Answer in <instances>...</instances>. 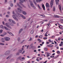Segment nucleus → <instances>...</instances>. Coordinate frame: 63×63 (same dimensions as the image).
I'll use <instances>...</instances> for the list:
<instances>
[{
	"mask_svg": "<svg viewBox=\"0 0 63 63\" xmlns=\"http://www.w3.org/2000/svg\"><path fill=\"white\" fill-rule=\"evenodd\" d=\"M0 27L2 29H4V27L5 30H7V31H11V30H10V29L8 28L5 26H4V27L3 25H1L0 26Z\"/></svg>",
	"mask_w": 63,
	"mask_h": 63,
	"instance_id": "1",
	"label": "nucleus"
},
{
	"mask_svg": "<svg viewBox=\"0 0 63 63\" xmlns=\"http://www.w3.org/2000/svg\"><path fill=\"white\" fill-rule=\"evenodd\" d=\"M12 17L14 18L15 20H16V21H18V20L17 18V17H18V16H17V15L15 14L14 15L12 16Z\"/></svg>",
	"mask_w": 63,
	"mask_h": 63,
	"instance_id": "2",
	"label": "nucleus"
},
{
	"mask_svg": "<svg viewBox=\"0 0 63 63\" xmlns=\"http://www.w3.org/2000/svg\"><path fill=\"white\" fill-rule=\"evenodd\" d=\"M30 4L32 7L34 9H35L36 7L35 6H34V4H33V3L31 1L30 2Z\"/></svg>",
	"mask_w": 63,
	"mask_h": 63,
	"instance_id": "3",
	"label": "nucleus"
},
{
	"mask_svg": "<svg viewBox=\"0 0 63 63\" xmlns=\"http://www.w3.org/2000/svg\"><path fill=\"white\" fill-rule=\"evenodd\" d=\"M4 39L6 41H8L10 40V38L7 37H4Z\"/></svg>",
	"mask_w": 63,
	"mask_h": 63,
	"instance_id": "4",
	"label": "nucleus"
},
{
	"mask_svg": "<svg viewBox=\"0 0 63 63\" xmlns=\"http://www.w3.org/2000/svg\"><path fill=\"white\" fill-rule=\"evenodd\" d=\"M54 2V0H51L50 2V7L51 8H52V6L53 5V2Z\"/></svg>",
	"mask_w": 63,
	"mask_h": 63,
	"instance_id": "5",
	"label": "nucleus"
},
{
	"mask_svg": "<svg viewBox=\"0 0 63 63\" xmlns=\"http://www.w3.org/2000/svg\"><path fill=\"white\" fill-rule=\"evenodd\" d=\"M10 51H7L5 53V55L6 56H8V55L10 54Z\"/></svg>",
	"mask_w": 63,
	"mask_h": 63,
	"instance_id": "6",
	"label": "nucleus"
},
{
	"mask_svg": "<svg viewBox=\"0 0 63 63\" xmlns=\"http://www.w3.org/2000/svg\"><path fill=\"white\" fill-rule=\"evenodd\" d=\"M5 25L6 27H7L8 28H10V29H11V26L9 25H8V24L7 23H6L5 24Z\"/></svg>",
	"mask_w": 63,
	"mask_h": 63,
	"instance_id": "7",
	"label": "nucleus"
},
{
	"mask_svg": "<svg viewBox=\"0 0 63 63\" xmlns=\"http://www.w3.org/2000/svg\"><path fill=\"white\" fill-rule=\"evenodd\" d=\"M20 16H21V17H22V18H23V19H26V17L23 16V15L22 14H20Z\"/></svg>",
	"mask_w": 63,
	"mask_h": 63,
	"instance_id": "8",
	"label": "nucleus"
},
{
	"mask_svg": "<svg viewBox=\"0 0 63 63\" xmlns=\"http://www.w3.org/2000/svg\"><path fill=\"white\" fill-rule=\"evenodd\" d=\"M50 53H49L48 52L46 53V54L47 55L46 56L47 57H48V56H50V55H50Z\"/></svg>",
	"mask_w": 63,
	"mask_h": 63,
	"instance_id": "9",
	"label": "nucleus"
},
{
	"mask_svg": "<svg viewBox=\"0 0 63 63\" xmlns=\"http://www.w3.org/2000/svg\"><path fill=\"white\" fill-rule=\"evenodd\" d=\"M0 41L3 43H4V42H5V40H4V38H1V39Z\"/></svg>",
	"mask_w": 63,
	"mask_h": 63,
	"instance_id": "10",
	"label": "nucleus"
},
{
	"mask_svg": "<svg viewBox=\"0 0 63 63\" xmlns=\"http://www.w3.org/2000/svg\"><path fill=\"white\" fill-rule=\"evenodd\" d=\"M33 3H34V4L35 5V6H37V4L36 2V1L35 0H33Z\"/></svg>",
	"mask_w": 63,
	"mask_h": 63,
	"instance_id": "11",
	"label": "nucleus"
},
{
	"mask_svg": "<svg viewBox=\"0 0 63 63\" xmlns=\"http://www.w3.org/2000/svg\"><path fill=\"white\" fill-rule=\"evenodd\" d=\"M59 9L60 11H61L62 9H61V5H59Z\"/></svg>",
	"mask_w": 63,
	"mask_h": 63,
	"instance_id": "12",
	"label": "nucleus"
},
{
	"mask_svg": "<svg viewBox=\"0 0 63 63\" xmlns=\"http://www.w3.org/2000/svg\"><path fill=\"white\" fill-rule=\"evenodd\" d=\"M46 7L47 8H49V5L48 4V3H47L46 4Z\"/></svg>",
	"mask_w": 63,
	"mask_h": 63,
	"instance_id": "13",
	"label": "nucleus"
},
{
	"mask_svg": "<svg viewBox=\"0 0 63 63\" xmlns=\"http://www.w3.org/2000/svg\"><path fill=\"white\" fill-rule=\"evenodd\" d=\"M42 1H43V0H36V1L37 3H40Z\"/></svg>",
	"mask_w": 63,
	"mask_h": 63,
	"instance_id": "14",
	"label": "nucleus"
},
{
	"mask_svg": "<svg viewBox=\"0 0 63 63\" xmlns=\"http://www.w3.org/2000/svg\"><path fill=\"white\" fill-rule=\"evenodd\" d=\"M55 1L57 5H58V2L59 1V0H55Z\"/></svg>",
	"mask_w": 63,
	"mask_h": 63,
	"instance_id": "15",
	"label": "nucleus"
},
{
	"mask_svg": "<svg viewBox=\"0 0 63 63\" xmlns=\"http://www.w3.org/2000/svg\"><path fill=\"white\" fill-rule=\"evenodd\" d=\"M20 2H21V3H23L24 2H25V0H19Z\"/></svg>",
	"mask_w": 63,
	"mask_h": 63,
	"instance_id": "16",
	"label": "nucleus"
},
{
	"mask_svg": "<svg viewBox=\"0 0 63 63\" xmlns=\"http://www.w3.org/2000/svg\"><path fill=\"white\" fill-rule=\"evenodd\" d=\"M42 7L43 8V10H45V6H44V4H42Z\"/></svg>",
	"mask_w": 63,
	"mask_h": 63,
	"instance_id": "17",
	"label": "nucleus"
},
{
	"mask_svg": "<svg viewBox=\"0 0 63 63\" xmlns=\"http://www.w3.org/2000/svg\"><path fill=\"white\" fill-rule=\"evenodd\" d=\"M22 13L23 14V15H26V14H27V13H26V12L25 11H23L22 12Z\"/></svg>",
	"mask_w": 63,
	"mask_h": 63,
	"instance_id": "18",
	"label": "nucleus"
},
{
	"mask_svg": "<svg viewBox=\"0 0 63 63\" xmlns=\"http://www.w3.org/2000/svg\"><path fill=\"white\" fill-rule=\"evenodd\" d=\"M47 47H53V45H47Z\"/></svg>",
	"mask_w": 63,
	"mask_h": 63,
	"instance_id": "19",
	"label": "nucleus"
},
{
	"mask_svg": "<svg viewBox=\"0 0 63 63\" xmlns=\"http://www.w3.org/2000/svg\"><path fill=\"white\" fill-rule=\"evenodd\" d=\"M37 6L38 7V8L40 10H41L42 9V8H41V7H40V6L39 4L37 5Z\"/></svg>",
	"mask_w": 63,
	"mask_h": 63,
	"instance_id": "20",
	"label": "nucleus"
},
{
	"mask_svg": "<svg viewBox=\"0 0 63 63\" xmlns=\"http://www.w3.org/2000/svg\"><path fill=\"white\" fill-rule=\"evenodd\" d=\"M33 32L34 30H32L31 32V34H33Z\"/></svg>",
	"mask_w": 63,
	"mask_h": 63,
	"instance_id": "21",
	"label": "nucleus"
},
{
	"mask_svg": "<svg viewBox=\"0 0 63 63\" xmlns=\"http://www.w3.org/2000/svg\"><path fill=\"white\" fill-rule=\"evenodd\" d=\"M21 57H22L20 56L18 58H17V60H18V59H20V58H21Z\"/></svg>",
	"mask_w": 63,
	"mask_h": 63,
	"instance_id": "22",
	"label": "nucleus"
},
{
	"mask_svg": "<svg viewBox=\"0 0 63 63\" xmlns=\"http://www.w3.org/2000/svg\"><path fill=\"white\" fill-rule=\"evenodd\" d=\"M25 58L24 57H23L22 58V59H21L20 60H21V61H22V60H25Z\"/></svg>",
	"mask_w": 63,
	"mask_h": 63,
	"instance_id": "23",
	"label": "nucleus"
},
{
	"mask_svg": "<svg viewBox=\"0 0 63 63\" xmlns=\"http://www.w3.org/2000/svg\"><path fill=\"white\" fill-rule=\"evenodd\" d=\"M55 6H54L53 7V11H55Z\"/></svg>",
	"mask_w": 63,
	"mask_h": 63,
	"instance_id": "24",
	"label": "nucleus"
},
{
	"mask_svg": "<svg viewBox=\"0 0 63 63\" xmlns=\"http://www.w3.org/2000/svg\"><path fill=\"white\" fill-rule=\"evenodd\" d=\"M13 20L11 19H9V21L10 22H12V21H13Z\"/></svg>",
	"mask_w": 63,
	"mask_h": 63,
	"instance_id": "25",
	"label": "nucleus"
},
{
	"mask_svg": "<svg viewBox=\"0 0 63 63\" xmlns=\"http://www.w3.org/2000/svg\"><path fill=\"white\" fill-rule=\"evenodd\" d=\"M10 6L11 7H13L14 6V5L13 4V3H11L10 4Z\"/></svg>",
	"mask_w": 63,
	"mask_h": 63,
	"instance_id": "26",
	"label": "nucleus"
},
{
	"mask_svg": "<svg viewBox=\"0 0 63 63\" xmlns=\"http://www.w3.org/2000/svg\"><path fill=\"white\" fill-rule=\"evenodd\" d=\"M22 31V29H21L19 31V33H20V32H21Z\"/></svg>",
	"mask_w": 63,
	"mask_h": 63,
	"instance_id": "27",
	"label": "nucleus"
},
{
	"mask_svg": "<svg viewBox=\"0 0 63 63\" xmlns=\"http://www.w3.org/2000/svg\"><path fill=\"white\" fill-rule=\"evenodd\" d=\"M12 22L13 23H14V24H16V23L15 21L13 20L12 21Z\"/></svg>",
	"mask_w": 63,
	"mask_h": 63,
	"instance_id": "28",
	"label": "nucleus"
},
{
	"mask_svg": "<svg viewBox=\"0 0 63 63\" xmlns=\"http://www.w3.org/2000/svg\"><path fill=\"white\" fill-rule=\"evenodd\" d=\"M3 32V30H0V34H1Z\"/></svg>",
	"mask_w": 63,
	"mask_h": 63,
	"instance_id": "29",
	"label": "nucleus"
},
{
	"mask_svg": "<svg viewBox=\"0 0 63 63\" xmlns=\"http://www.w3.org/2000/svg\"><path fill=\"white\" fill-rule=\"evenodd\" d=\"M55 17H59V16L58 15H55Z\"/></svg>",
	"mask_w": 63,
	"mask_h": 63,
	"instance_id": "30",
	"label": "nucleus"
},
{
	"mask_svg": "<svg viewBox=\"0 0 63 63\" xmlns=\"http://www.w3.org/2000/svg\"><path fill=\"white\" fill-rule=\"evenodd\" d=\"M32 37H30V39L28 41H32Z\"/></svg>",
	"mask_w": 63,
	"mask_h": 63,
	"instance_id": "31",
	"label": "nucleus"
},
{
	"mask_svg": "<svg viewBox=\"0 0 63 63\" xmlns=\"http://www.w3.org/2000/svg\"><path fill=\"white\" fill-rule=\"evenodd\" d=\"M20 39V37H18L17 39V40L18 41H19V40Z\"/></svg>",
	"mask_w": 63,
	"mask_h": 63,
	"instance_id": "32",
	"label": "nucleus"
},
{
	"mask_svg": "<svg viewBox=\"0 0 63 63\" xmlns=\"http://www.w3.org/2000/svg\"><path fill=\"white\" fill-rule=\"evenodd\" d=\"M22 11V10L20 9L18 11L19 12V13H21V11Z\"/></svg>",
	"mask_w": 63,
	"mask_h": 63,
	"instance_id": "33",
	"label": "nucleus"
},
{
	"mask_svg": "<svg viewBox=\"0 0 63 63\" xmlns=\"http://www.w3.org/2000/svg\"><path fill=\"white\" fill-rule=\"evenodd\" d=\"M7 33L6 32H4L3 35H4V36L5 35H7Z\"/></svg>",
	"mask_w": 63,
	"mask_h": 63,
	"instance_id": "34",
	"label": "nucleus"
},
{
	"mask_svg": "<svg viewBox=\"0 0 63 63\" xmlns=\"http://www.w3.org/2000/svg\"><path fill=\"white\" fill-rule=\"evenodd\" d=\"M0 36L1 37H4V34H0Z\"/></svg>",
	"mask_w": 63,
	"mask_h": 63,
	"instance_id": "35",
	"label": "nucleus"
},
{
	"mask_svg": "<svg viewBox=\"0 0 63 63\" xmlns=\"http://www.w3.org/2000/svg\"><path fill=\"white\" fill-rule=\"evenodd\" d=\"M17 6L18 7H19L20 6V5L18 3H17Z\"/></svg>",
	"mask_w": 63,
	"mask_h": 63,
	"instance_id": "36",
	"label": "nucleus"
},
{
	"mask_svg": "<svg viewBox=\"0 0 63 63\" xmlns=\"http://www.w3.org/2000/svg\"><path fill=\"white\" fill-rule=\"evenodd\" d=\"M47 48H44V50L46 51H47Z\"/></svg>",
	"mask_w": 63,
	"mask_h": 63,
	"instance_id": "37",
	"label": "nucleus"
},
{
	"mask_svg": "<svg viewBox=\"0 0 63 63\" xmlns=\"http://www.w3.org/2000/svg\"><path fill=\"white\" fill-rule=\"evenodd\" d=\"M22 6L23 7H24L25 8H26V6H25L23 5H22Z\"/></svg>",
	"mask_w": 63,
	"mask_h": 63,
	"instance_id": "38",
	"label": "nucleus"
},
{
	"mask_svg": "<svg viewBox=\"0 0 63 63\" xmlns=\"http://www.w3.org/2000/svg\"><path fill=\"white\" fill-rule=\"evenodd\" d=\"M9 25L11 26H14V25L13 24L10 23L9 24Z\"/></svg>",
	"mask_w": 63,
	"mask_h": 63,
	"instance_id": "39",
	"label": "nucleus"
},
{
	"mask_svg": "<svg viewBox=\"0 0 63 63\" xmlns=\"http://www.w3.org/2000/svg\"><path fill=\"white\" fill-rule=\"evenodd\" d=\"M42 37L43 36H42V35H40L39 36V37L40 38H42Z\"/></svg>",
	"mask_w": 63,
	"mask_h": 63,
	"instance_id": "40",
	"label": "nucleus"
},
{
	"mask_svg": "<svg viewBox=\"0 0 63 63\" xmlns=\"http://www.w3.org/2000/svg\"><path fill=\"white\" fill-rule=\"evenodd\" d=\"M47 39V37H44L43 38V39H44V40H46V39Z\"/></svg>",
	"mask_w": 63,
	"mask_h": 63,
	"instance_id": "41",
	"label": "nucleus"
},
{
	"mask_svg": "<svg viewBox=\"0 0 63 63\" xmlns=\"http://www.w3.org/2000/svg\"><path fill=\"white\" fill-rule=\"evenodd\" d=\"M24 40L23 41L21 42L20 43V44H22V43H23V42H24Z\"/></svg>",
	"mask_w": 63,
	"mask_h": 63,
	"instance_id": "42",
	"label": "nucleus"
},
{
	"mask_svg": "<svg viewBox=\"0 0 63 63\" xmlns=\"http://www.w3.org/2000/svg\"><path fill=\"white\" fill-rule=\"evenodd\" d=\"M28 7L29 8H31V7H30V5H29V4H28Z\"/></svg>",
	"mask_w": 63,
	"mask_h": 63,
	"instance_id": "43",
	"label": "nucleus"
},
{
	"mask_svg": "<svg viewBox=\"0 0 63 63\" xmlns=\"http://www.w3.org/2000/svg\"><path fill=\"white\" fill-rule=\"evenodd\" d=\"M7 14L8 15H10V12L8 11L7 12Z\"/></svg>",
	"mask_w": 63,
	"mask_h": 63,
	"instance_id": "44",
	"label": "nucleus"
},
{
	"mask_svg": "<svg viewBox=\"0 0 63 63\" xmlns=\"http://www.w3.org/2000/svg\"><path fill=\"white\" fill-rule=\"evenodd\" d=\"M0 45H5V44H4V43H0Z\"/></svg>",
	"mask_w": 63,
	"mask_h": 63,
	"instance_id": "45",
	"label": "nucleus"
},
{
	"mask_svg": "<svg viewBox=\"0 0 63 63\" xmlns=\"http://www.w3.org/2000/svg\"><path fill=\"white\" fill-rule=\"evenodd\" d=\"M57 52L58 54H59L60 53V51H58Z\"/></svg>",
	"mask_w": 63,
	"mask_h": 63,
	"instance_id": "46",
	"label": "nucleus"
},
{
	"mask_svg": "<svg viewBox=\"0 0 63 63\" xmlns=\"http://www.w3.org/2000/svg\"><path fill=\"white\" fill-rule=\"evenodd\" d=\"M6 17H9V16L8 15H7L6 16Z\"/></svg>",
	"mask_w": 63,
	"mask_h": 63,
	"instance_id": "47",
	"label": "nucleus"
},
{
	"mask_svg": "<svg viewBox=\"0 0 63 63\" xmlns=\"http://www.w3.org/2000/svg\"><path fill=\"white\" fill-rule=\"evenodd\" d=\"M31 47L32 48H35L36 47H35V46H32Z\"/></svg>",
	"mask_w": 63,
	"mask_h": 63,
	"instance_id": "48",
	"label": "nucleus"
},
{
	"mask_svg": "<svg viewBox=\"0 0 63 63\" xmlns=\"http://www.w3.org/2000/svg\"><path fill=\"white\" fill-rule=\"evenodd\" d=\"M29 47V45H28L27 47V49H28V47Z\"/></svg>",
	"mask_w": 63,
	"mask_h": 63,
	"instance_id": "49",
	"label": "nucleus"
},
{
	"mask_svg": "<svg viewBox=\"0 0 63 63\" xmlns=\"http://www.w3.org/2000/svg\"><path fill=\"white\" fill-rule=\"evenodd\" d=\"M16 54V55H19V52H17Z\"/></svg>",
	"mask_w": 63,
	"mask_h": 63,
	"instance_id": "50",
	"label": "nucleus"
},
{
	"mask_svg": "<svg viewBox=\"0 0 63 63\" xmlns=\"http://www.w3.org/2000/svg\"><path fill=\"white\" fill-rule=\"evenodd\" d=\"M17 10H18V11L20 10V8H17Z\"/></svg>",
	"mask_w": 63,
	"mask_h": 63,
	"instance_id": "51",
	"label": "nucleus"
},
{
	"mask_svg": "<svg viewBox=\"0 0 63 63\" xmlns=\"http://www.w3.org/2000/svg\"><path fill=\"white\" fill-rule=\"evenodd\" d=\"M19 52L20 53H21V52H22V51L21 50H20L19 51Z\"/></svg>",
	"mask_w": 63,
	"mask_h": 63,
	"instance_id": "52",
	"label": "nucleus"
},
{
	"mask_svg": "<svg viewBox=\"0 0 63 63\" xmlns=\"http://www.w3.org/2000/svg\"><path fill=\"white\" fill-rule=\"evenodd\" d=\"M19 7L20 8H21V9H23V8H22V7H21V6H20V5Z\"/></svg>",
	"mask_w": 63,
	"mask_h": 63,
	"instance_id": "53",
	"label": "nucleus"
},
{
	"mask_svg": "<svg viewBox=\"0 0 63 63\" xmlns=\"http://www.w3.org/2000/svg\"><path fill=\"white\" fill-rule=\"evenodd\" d=\"M10 58V56H9L6 58V59H8V58Z\"/></svg>",
	"mask_w": 63,
	"mask_h": 63,
	"instance_id": "54",
	"label": "nucleus"
},
{
	"mask_svg": "<svg viewBox=\"0 0 63 63\" xmlns=\"http://www.w3.org/2000/svg\"><path fill=\"white\" fill-rule=\"evenodd\" d=\"M16 0H14V3H16Z\"/></svg>",
	"mask_w": 63,
	"mask_h": 63,
	"instance_id": "55",
	"label": "nucleus"
},
{
	"mask_svg": "<svg viewBox=\"0 0 63 63\" xmlns=\"http://www.w3.org/2000/svg\"><path fill=\"white\" fill-rule=\"evenodd\" d=\"M38 36L37 35H36L35 36V37L36 38H38Z\"/></svg>",
	"mask_w": 63,
	"mask_h": 63,
	"instance_id": "56",
	"label": "nucleus"
},
{
	"mask_svg": "<svg viewBox=\"0 0 63 63\" xmlns=\"http://www.w3.org/2000/svg\"><path fill=\"white\" fill-rule=\"evenodd\" d=\"M2 23L4 25H5V24L4 23V21H3L2 22Z\"/></svg>",
	"mask_w": 63,
	"mask_h": 63,
	"instance_id": "57",
	"label": "nucleus"
},
{
	"mask_svg": "<svg viewBox=\"0 0 63 63\" xmlns=\"http://www.w3.org/2000/svg\"><path fill=\"white\" fill-rule=\"evenodd\" d=\"M38 40L39 41H41V40H40V39H38Z\"/></svg>",
	"mask_w": 63,
	"mask_h": 63,
	"instance_id": "58",
	"label": "nucleus"
},
{
	"mask_svg": "<svg viewBox=\"0 0 63 63\" xmlns=\"http://www.w3.org/2000/svg\"><path fill=\"white\" fill-rule=\"evenodd\" d=\"M21 3H22V2H19V4H21L22 5V4Z\"/></svg>",
	"mask_w": 63,
	"mask_h": 63,
	"instance_id": "59",
	"label": "nucleus"
},
{
	"mask_svg": "<svg viewBox=\"0 0 63 63\" xmlns=\"http://www.w3.org/2000/svg\"><path fill=\"white\" fill-rule=\"evenodd\" d=\"M54 57V56H50V57H51V58H53V57Z\"/></svg>",
	"mask_w": 63,
	"mask_h": 63,
	"instance_id": "60",
	"label": "nucleus"
},
{
	"mask_svg": "<svg viewBox=\"0 0 63 63\" xmlns=\"http://www.w3.org/2000/svg\"><path fill=\"white\" fill-rule=\"evenodd\" d=\"M7 33H9V34H10V33H11V32H7Z\"/></svg>",
	"mask_w": 63,
	"mask_h": 63,
	"instance_id": "61",
	"label": "nucleus"
},
{
	"mask_svg": "<svg viewBox=\"0 0 63 63\" xmlns=\"http://www.w3.org/2000/svg\"><path fill=\"white\" fill-rule=\"evenodd\" d=\"M49 41L50 42H52V41H51V40H50V39H49Z\"/></svg>",
	"mask_w": 63,
	"mask_h": 63,
	"instance_id": "62",
	"label": "nucleus"
},
{
	"mask_svg": "<svg viewBox=\"0 0 63 63\" xmlns=\"http://www.w3.org/2000/svg\"><path fill=\"white\" fill-rule=\"evenodd\" d=\"M13 14L14 15H15V12L14 11H13Z\"/></svg>",
	"mask_w": 63,
	"mask_h": 63,
	"instance_id": "63",
	"label": "nucleus"
},
{
	"mask_svg": "<svg viewBox=\"0 0 63 63\" xmlns=\"http://www.w3.org/2000/svg\"><path fill=\"white\" fill-rule=\"evenodd\" d=\"M27 63H30V61H28L27 62Z\"/></svg>",
	"mask_w": 63,
	"mask_h": 63,
	"instance_id": "64",
	"label": "nucleus"
}]
</instances>
